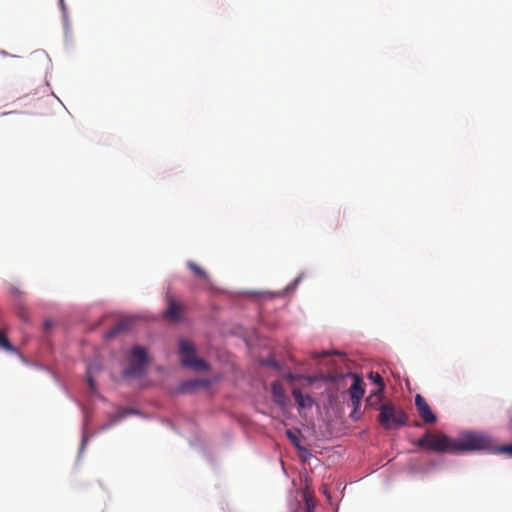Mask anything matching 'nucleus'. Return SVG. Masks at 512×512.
<instances>
[{
    "mask_svg": "<svg viewBox=\"0 0 512 512\" xmlns=\"http://www.w3.org/2000/svg\"><path fill=\"white\" fill-rule=\"evenodd\" d=\"M408 415L405 411L397 409L392 403H384L379 407L378 422L385 430H396L405 426Z\"/></svg>",
    "mask_w": 512,
    "mask_h": 512,
    "instance_id": "obj_1",
    "label": "nucleus"
},
{
    "mask_svg": "<svg viewBox=\"0 0 512 512\" xmlns=\"http://www.w3.org/2000/svg\"><path fill=\"white\" fill-rule=\"evenodd\" d=\"M415 445L437 453L454 452L453 439L446 435H435L430 432H426L415 442Z\"/></svg>",
    "mask_w": 512,
    "mask_h": 512,
    "instance_id": "obj_2",
    "label": "nucleus"
},
{
    "mask_svg": "<svg viewBox=\"0 0 512 512\" xmlns=\"http://www.w3.org/2000/svg\"><path fill=\"white\" fill-rule=\"evenodd\" d=\"M179 355L181 357V364L184 367L195 371H207L209 369V365L205 360L196 357L195 346L188 340L181 339L179 341Z\"/></svg>",
    "mask_w": 512,
    "mask_h": 512,
    "instance_id": "obj_3",
    "label": "nucleus"
},
{
    "mask_svg": "<svg viewBox=\"0 0 512 512\" xmlns=\"http://www.w3.org/2000/svg\"><path fill=\"white\" fill-rule=\"evenodd\" d=\"M454 452L486 450L491 446L490 439L477 433H465L458 439H453Z\"/></svg>",
    "mask_w": 512,
    "mask_h": 512,
    "instance_id": "obj_4",
    "label": "nucleus"
},
{
    "mask_svg": "<svg viewBox=\"0 0 512 512\" xmlns=\"http://www.w3.org/2000/svg\"><path fill=\"white\" fill-rule=\"evenodd\" d=\"M147 352L143 347L135 346L130 353V365L123 372L125 377H139L144 373Z\"/></svg>",
    "mask_w": 512,
    "mask_h": 512,
    "instance_id": "obj_5",
    "label": "nucleus"
},
{
    "mask_svg": "<svg viewBox=\"0 0 512 512\" xmlns=\"http://www.w3.org/2000/svg\"><path fill=\"white\" fill-rule=\"evenodd\" d=\"M415 406L424 423L434 424L436 422V415L432 412L429 404L426 402L425 398L422 395H416Z\"/></svg>",
    "mask_w": 512,
    "mask_h": 512,
    "instance_id": "obj_6",
    "label": "nucleus"
},
{
    "mask_svg": "<svg viewBox=\"0 0 512 512\" xmlns=\"http://www.w3.org/2000/svg\"><path fill=\"white\" fill-rule=\"evenodd\" d=\"M353 383L349 389L350 398L352 401V404L354 406V412L358 409L360 406L361 399L364 395V388H363V381L362 379L357 375L353 374Z\"/></svg>",
    "mask_w": 512,
    "mask_h": 512,
    "instance_id": "obj_7",
    "label": "nucleus"
},
{
    "mask_svg": "<svg viewBox=\"0 0 512 512\" xmlns=\"http://www.w3.org/2000/svg\"><path fill=\"white\" fill-rule=\"evenodd\" d=\"M183 305L177 302L173 297L168 298V307L165 311V317L171 321H179L183 312Z\"/></svg>",
    "mask_w": 512,
    "mask_h": 512,
    "instance_id": "obj_8",
    "label": "nucleus"
},
{
    "mask_svg": "<svg viewBox=\"0 0 512 512\" xmlns=\"http://www.w3.org/2000/svg\"><path fill=\"white\" fill-rule=\"evenodd\" d=\"M292 395L299 408H310L314 404L313 399L309 395H303L301 390L298 388H294L292 390Z\"/></svg>",
    "mask_w": 512,
    "mask_h": 512,
    "instance_id": "obj_9",
    "label": "nucleus"
},
{
    "mask_svg": "<svg viewBox=\"0 0 512 512\" xmlns=\"http://www.w3.org/2000/svg\"><path fill=\"white\" fill-rule=\"evenodd\" d=\"M187 266L192 271V273L194 274V276L196 278H198L199 280H201L202 282H204L207 285L210 284L209 275L202 267H200L198 264H196L193 261H188Z\"/></svg>",
    "mask_w": 512,
    "mask_h": 512,
    "instance_id": "obj_10",
    "label": "nucleus"
},
{
    "mask_svg": "<svg viewBox=\"0 0 512 512\" xmlns=\"http://www.w3.org/2000/svg\"><path fill=\"white\" fill-rule=\"evenodd\" d=\"M271 390L274 401L279 405H284L286 402V395L282 384L278 381L274 382Z\"/></svg>",
    "mask_w": 512,
    "mask_h": 512,
    "instance_id": "obj_11",
    "label": "nucleus"
},
{
    "mask_svg": "<svg viewBox=\"0 0 512 512\" xmlns=\"http://www.w3.org/2000/svg\"><path fill=\"white\" fill-rule=\"evenodd\" d=\"M0 348L10 352V353H16L17 349L11 344L9 339L6 337V335L0 330Z\"/></svg>",
    "mask_w": 512,
    "mask_h": 512,
    "instance_id": "obj_12",
    "label": "nucleus"
},
{
    "mask_svg": "<svg viewBox=\"0 0 512 512\" xmlns=\"http://www.w3.org/2000/svg\"><path fill=\"white\" fill-rule=\"evenodd\" d=\"M286 435L287 437L289 438V440L291 441V443L293 444V446L298 450V451H303V452H306L307 453V449L304 448L302 445H301V441L298 437V435L291 431V430H287L286 431Z\"/></svg>",
    "mask_w": 512,
    "mask_h": 512,
    "instance_id": "obj_13",
    "label": "nucleus"
},
{
    "mask_svg": "<svg viewBox=\"0 0 512 512\" xmlns=\"http://www.w3.org/2000/svg\"><path fill=\"white\" fill-rule=\"evenodd\" d=\"M370 378L378 385L377 391L375 394L382 393L384 390V383L382 377L378 373H371Z\"/></svg>",
    "mask_w": 512,
    "mask_h": 512,
    "instance_id": "obj_14",
    "label": "nucleus"
},
{
    "mask_svg": "<svg viewBox=\"0 0 512 512\" xmlns=\"http://www.w3.org/2000/svg\"><path fill=\"white\" fill-rule=\"evenodd\" d=\"M304 512H315V502L309 495H305Z\"/></svg>",
    "mask_w": 512,
    "mask_h": 512,
    "instance_id": "obj_15",
    "label": "nucleus"
},
{
    "mask_svg": "<svg viewBox=\"0 0 512 512\" xmlns=\"http://www.w3.org/2000/svg\"><path fill=\"white\" fill-rule=\"evenodd\" d=\"M121 330H122V324H117L113 329L109 330V331L106 333V337H107V338L114 337V336H115V335H117Z\"/></svg>",
    "mask_w": 512,
    "mask_h": 512,
    "instance_id": "obj_16",
    "label": "nucleus"
},
{
    "mask_svg": "<svg viewBox=\"0 0 512 512\" xmlns=\"http://www.w3.org/2000/svg\"><path fill=\"white\" fill-rule=\"evenodd\" d=\"M496 451L498 453H505L512 456V444L499 446L498 448H496Z\"/></svg>",
    "mask_w": 512,
    "mask_h": 512,
    "instance_id": "obj_17",
    "label": "nucleus"
},
{
    "mask_svg": "<svg viewBox=\"0 0 512 512\" xmlns=\"http://www.w3.org/2000/svg\"><path fill=\"white\" fill-rule=\"evenodd\" d=\"M197 385V382H194V381H190V382H185L181 385V390L183 392H187L189 391L190 388L194 387Z\"/></svg>",
    "mask_w": 512,
    "mask_h": 512,
    "instance_id": "obj_18",
    "label": "nucleus"
},
{
    "mask_svg": "<svg viewBox=\"0 0 512 512\" xmlns=\"http://www.w3.org/2000/svg\"><path fill=\"white\" fill-rule=\"evenodd\" d=\"M87 382H88V385H89L90 389L92 391H94L95 390V383H94V380L92 379L90 370H88V372H87Z\"/></svg>",
    "mask_w": 512,
    "mask_h": 512,
    "instance_id": "obj_19",
    "label": "nucleus"
}]
</instances>
